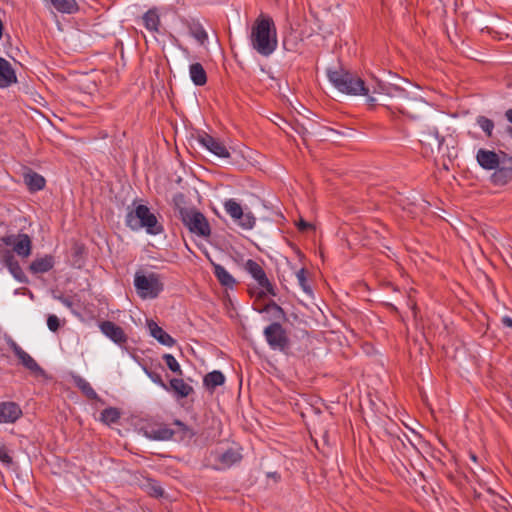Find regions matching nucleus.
<instances>
[{"instance_id":"a19ab883","label":"nucleus","mask_w":512,"mask_h":512,"mask_svg":"<svg viewBox=\"0 0 512 512\" xmlns=\"http://www.w3.org/2000/svg\"><path fill=\"white\" fill-rule=\"evenodd\" d=\"M270 310H275L279 314H283L282 308L280 306H278L275 302H271V303L266 305L265 311H270Z\"/></svg>"},{"instance_id":"39448f33","label":"nucleus","mask_w":512,"mask_h":512,"mask_svg":"<svg viewBox=\"0 0 512 512\" xmlns=\"http://www.w3.org/2000/svg\"><path fill=\"white\" fill-rule=\"evenodd\" d=\"M225 212L233 222L243 230H251L256 224V218L250 210H244L235 199H228L223 204Z\"/></svg>"},{"instance_id":"412c9836","label":"nucleus","mask_w":512,"mask_h":512,"mask_svg":"<svg viewBox=\"0 0 512 512\" xmlns=\"http://www.w3.org/2000/svg\"><path fill=\"white\" fill-rule=\"evenodd\" d=\"M54 266V258L51 255H45L44 257L33 260L29 266L32 273H45L51 270Z\"/></svg>"},{"instance_id":"4468645a","label":"nucleus","mask_w":512,"mask_h":512,"mask_svg":"<svg viewBox=\"0 0 512 512\" xmlns=\"http://www.w3.org/2000/svg\"><path fill=\"white\" fill-rule=\"evenodd\" d=\"M199 143L217 157H230V153L226 146L219 139H216L208 134L200 136Z\"/></svg>"},{"instance_id":"0eeeda50","label":"nucleus","mask_w":512,"mask_h":512,"mask_svg":"<svg viewBox=\"0 0 512 512\" xmlns=\"http://www.w3.org/2000/svg\"><path fill=\"white\" fill-rule=\"evenodd\" d=\"M264 336L272 350L285 352L289 349V338L283 326L274 322L264 329Z\"/></svg>"},{"instance_id":"f704fd0d","label":"nucleus","mask_w":512,"mask_h":512,"mask_svg":"<svg viewBox=\"0 0 512 512\" xmlns=\"http://www.w3.org/2000/svg\"><path fill=\"white\" fill-rule=\"evenodd\" d=\"M296 278H297L298 284L303 289V291L310 292V288L307 284V279H306V270L304 268H302L296 272Z\"/></svg>"},{"instance_id":"e433bc0d","label":"nucleus","mask_w":512,"mask_h":512,"mask_svg":"<svg viewBox=\"0 0 512 512\" xmlns=\"http://www.w3.org/2000/svg\"><path fill=\"white\" fill-rule=\"evenodd\" d=\"M47 326L50 331L56 332L60 327V320L56 315H49L47 317Z\"/></svg>"},{"instance_id":"5701e85b","label":"nucleus","mask_w":512,"mask_h":512,"mask_svg":"<svg viewBox=\"0 0 512 512\" xmlns=\"http://www.w3.org/2000/svg\"><path fill=\"white\" fill-rule=\"evenodd\" d=\"M143 24L147 30L153 33L159 32L160 16L156 9L148 10L142 17Z\"/></svg>"},{"instance_id":"49530a36","label":"nucleus","mask_w":512,"mask_h":512,"mask_svg":"<svg viewBox=\"0 0 512 512\" xmlns=\"http://www.w3.org/2000/svg\"><path fill=\"white\" fill-rule=\"evenodd\" d=\"M470 457H471V459H472L473 461H476V456H475L474 454H471V456H470Z\"/></svg>"},{"instance_id":"f3484780","label":"nucleus","mask_w":512,"mask_h":512,"mask_svg":"<svg viewBox=\"0 0 512 512\" xmlns=\"http://www.w3.org/2000/svg\"><path fill=\"white\" fill-rule=\"evenodd\" d=\"M182 24L188 29L189 34L200 44L204 45L208 40V34L202 24L195 19H181Z\"/></svg>"},{"instance_id":"f8f14e48","label":"nucleus","mask_w":512,"mask_h":512,"mask_svg":"<svg viewBox=\"0 0 512 512\" xmlns=\"http://www.w3.org/2000/svg\"><path fill=\"white\" fill-rule=\"evenodd\" d=\"M242 458L238 447H230L225 451H216L214 461L217 469H227L238 463Z\"/></svg>"},{"instance_id":"dca6fc26","label":"nucleus","mask_w":512,"mask_h":512,"mask_svg":"<svg viewBox=\"0 0 512 512\" xmlns=\"http://www.w3.org/2000/svg\"><path fill=\"white\" fill-rule=\"evenodd\" d=\"M492 182L496 185H505L512 181V160L504 158L503 163L492 174Z\"/></svg>"},{"instance_id":"473e14b6","label":"nucleus","mask_w":512,"mask_h":512,"mask_svg":"<svg viewBox=\"0 0 512 512\" xmlns=\"http://www.w3.org/2000/svg\"><path fill=\"white\" fill-rule=\"evenodd\" d=\"M163 359H164L166 365L168 366V368L172 372L182 375V370H181L180 364L178 363V361L176 360V358L173 355L165 354L163 356Z\"/></svg>"},{"instance_id":"4c0bfd02","label":"nucleus","mask_w":512,"mask_h":512,"mask_svg":"<svg viewBox=\"0 0 512 512\" xmlns=\"http://www.w3.org/2000/svg\"><path fill=\"white\" fill-rule=\"evenodd\" d=\"M405 93V91L397 86H394V85H391V84H387L386 86V91H385V95H388L390 97H395V96H402L403 94Z\"/></svg>"},{"instance_id":"6ab92c4d","label":"nucleus","mask_w":512,"mask_h":512,"mask_svg":"<svg viewBox=\"0 0 512 512\" xmlns=\"http://www.w3.org/2000/svg\"><path fill=\"white\" fill-rule=\"evenodd\" d=\"M17 81V77L11 64L0 57V87L5 88Z\"/></svg>"},{"instance_id":"6e6552de","label":"nucleus","mask_w":512,"mask_h":512,"mask_svg":"<svg viewBox=\"0 0 512 512\" xmlns=\"http://www.w3.org/2000/svg\"><path fill=\"white\" fill-rule=\"evenodd\" d=\"M246 271L255 279L258 285L265 290V293L275 296V288L266 276L263 268L254 260L249 259L245 263Z\"/></svg>"},{"instance_id":"1a4fd4ad","label":"nucleus","mask_w":512,"mask_h":512,"mask_svg":"<svg viewBox=\"0 0 512 512\" xmlns=\"http://www.w3.org/2000/svg\"><path fill=\"white\" fill-rule=\"evenodd\" d=\"M9 348L14 352L20 363L35 375H43V369L38 363L24 351L13 339L7 341Z\"/></svg>"},{"instance_id":"c85d7f7f","label":"nucleus","mask_w":512,"mask_h":512,"mask_svg":"<svg viewBox=\"0 0 512 512\" xmlns=\"http://www.w3.org/2000/svg\"><path fill=\"white\" fill-rule=\"evenodd\" d=\"M143 488L149 495L156 498L163 496L164 493L161 485L156 480L153 479H147L143 484Z\"/></svg>"},{"instance_id":"ea45409f","label":"nucleus","mask_w":512,"mask_h":512,"mask_svg":"<svg viewBox=\"0 0 512 512\" xmlns=\"http://www.w3.org/2000/svg\"><path fill=\"white\" fill-rule=\"evenodd\" d=\"M0 461L4 464H10L12 461L7 450L3 447H0Z\"/></svg>"},{"instance_id":"58836bf2","label":"nucleus","mask_w":512,"mask_h":512,"mask_svg":"<svg viewBox=\"0 0 512 512\" xmlns=\"http://www.w3.org/2000/svg\"><path fill=\"white\" fill-rule=\"evenodd\" d=\"M427 136L433 138V142L428 141V139L425 140L430 146L435 144L438 148L441 147L443 140L440 138L436 129H433Z\"/></svg>"},{"instance_id":"ddd939ff","label":"nucleus","mask_w":512,"mask_h":512,"mask_svg":"<svg viewBox=\"0 0 512 512\" xmlns=\"http://www.w3.org/2000/svg\"><path fill=\"white\" fill-rule=\"evenodd\" d=\"M100 331L117 345L127 342V335L124 330L111 321H103L99 324Z\"/></svg>"},{"instance_id":"cd10ccee","label":"nucleus","mask_w":512,"mask_h":512,"mask_svg":"<svg viewBox=\"0 0 512 512\" xmlns=\"http://www.w3.org/2000/svg\"><path fill=\"white\" fill-rule=\"evenodd\" d=\"M24 182L33 191L41 190L45 186V179L33 172L24 175Z\"/></svg>"},{"instance_id":"bb28decb","label":"nucleus","mask_w":512,"mask_h":512,"mask_svg":"<svg viewBox=\"0 0 512 512\" xmlns=\"http://www.w3.org/2000/svg\"><path fill=\"white\" fill-rule=\"evenodd\" d=\"M53 7L60 13L73 14L78 11L75 0H50Z\"/></svg>"},{"instance_id":"4be33fe9","label":"nucleus","mask_w":512,"mask_h":512,"mask_svg":"<svg viewBox=\"0 0 512 512\" xmlns=\"http://www.w3.org/2000/svg\"><path fill=\"white\" fill-rule=\"evenodd\" d=\"M213 273L222 286L233 288L236 283L234 277L220 264L212 263Z\"/></svg>"},{"instance_id":"c03bdc74","label":"nucleus","mask_w":512,"mask_h":512,"mask_svg":"<svg viewBox=\"0 0 512 512\" xmlns=\"http://www.w3.org/2000/svg\"><path fill=\"white\" fill-rule=\"evenodd\" d=\"M501 322L505 327H512V318L509 316L502 317Z\"/></svg>"},{"instance_id":"c9c22d12","label":"nucleus","mask_w":512,"mask_h":512,"mask_svg":"<svg viewBox=\"0 0 512 512\" xmlns=\"http://www.w3.org/2000/svg\"><path fill=\"white\" fill-rule=\"evenodd\" d=\"M368 86L370 87V93L384 94L386 91L387 84L377 79H374V83Z\"/></svg>"},{"instance_id":"2eb2a0df","label":"nucleus","mask_w":512,"mask_h":512,"mask_svg":"<svg viewBox=\"0 0 512 512\" xmlns=\"http://www.w3.org/2000/svg\"><path fill=\"white\" fill-rule=\"evenodd\" d=\"M22 416L20 406L12 401L0 402V424L16 422Z\"/></svg>"},{"instance_id":"72a5a7b5","label":"nucleus","mask_w":512,"mask_h":512,"mask_svg":"<svg viewBox=\"0 0 512 512\" xmlns=\"http://www.w3.org/2000/svg\"><path fill=\"white\" fill-rule=\"evenodd\" d=\"M144 372L151 379V381H153L155 384L159 385L164 390L169 391L168 385L162 380V377L160 374L150 371L147 368H144Z\"/></svg>"},{"instance_id":"f03ea898","label":"nucleus","mask_w":512,"mask_h":512,"mask_svg":"<svg viewBox=\"0 0 512 512\" xmlns=\"http://www.w3.org/2000/svg\"><path fill=\"white\" fill-rule=\"evenodd\" d=\"M327 76L338 91L348 95L367 96V100L371 103L376 101L374 97L370 96V87L358 75L344 69H329Z\"/></svg>"},{"instance_id":"20e7f679","label":"nucleus","mask_w":512,"mask_h":512,"mask_svg":"<svg viewBox=\"0 0 512 512\" xmlns=\"http://www.w3.org/2000/svg\"><path fill=\"white\" fill-rule=\"evenodd\" d=\"M134 286L138 296L142 299H155L163 290L161 277L156 273L136 272Z\"/></svg>"},{"instance_id":"a878e982","label":"nucleus","mask_w":512,"mask_h":512,"mask_svg":"<svg viewBox=\"0 0 512 512\" xmlns=\"http://www.w3.org/2000/svg\"><path fill=\"white\" fill-rule=\"evenodd\" d=\"M224 382L225 376L222 372L217 370L208 373L203 379L204 386L210 391H213L216 387L223 385Z\"/></svg>"},{"instance_id":"9d476101","label":"nucleus","mask_w":512,"mask_h":512,"mask_svg":"<svg viewBox=\"0 0 512 512\" xmlns=\"http://www.w3.org/2000/svg\"><path fill=\"white\" fill-rule=\"evenodd\" d=\"M506 154L496 153L487 149H479L476 153L477 163L485 170H495L501 163H503Z\"/></svg>"},{"instance_id":"7c9ffc66","label":"nucleus","mask_w":512,"mask_h":512,"mask_svg":"<svg viewBox=\"0 0 512 512\" xmlns=\"http://www.w3.org/2000/svg\"><path fill=\"white\" fill-rule=\"evenodd\" d=\"M76 384L78 388L90 399H94L97 397L95 390L92 388L89 382H87L83 378H78L76 380Z\"/></svg>"},{"instance_id":"393cba45","label":"nucleus","mask_w":512,"mask_h":512,"mask_svg":"<svg viewBox=\"0 0 512 512\" xmlns=\"http://www.w3.org/2000/svg\"><path fill=\"white\" fill-rule=\"evenodd\" d=\"M189 74L192 82L197 86H202L207 82V75L200 63L190 65Z\"/></svg>"},{"instance_id":"423d86ee","label":"nucleus","mask_w":512,"mask_h":512,"mask_svg":"<svg viewBox=\"0 0 512 512\" xmlns=\"http://www.w3.org/2000/svg\"><path fill=\"white\" fill-rule=\"evenodd\" d=\"M180 213L184 225L192 233L201 237H208L210 235V225L202 213L193 209H182Z\"/></svg>"},{"instance_id":"7ed1b4c3","label":"nucleus","mask_w":512,"mask_h":512,"mask_svg":"<svg viewBox=\"0 0 512 512\" xmlns=\"http://www.w3.org/2000/svg\"><path fill=\"white\" fill-rule=\"evenodd\" d=\"M126 224L132 230L144 229L150 235H159L164 231L163 225L149 207L137 205L126 215Z\"/></svg>"},{"instance_id":"2f4dec72","label":"nucleus","mask_w":512,"mask_h":512,"mask_svg":"<svg viewBox=\"0 0 512 512\" xmlns=\"http://www.w3.org/2000/svg\"><path fill=\"white\" fill-rule=\"evenodd\" d=\"M476 122L479 125V127L487 134V136H491L494 128V123L492 120L484 116H479L477 117Z\"/></svg>"},{"instance_id":"a211bd4d","label":"nucleus","mask_w":512,"mask_h":512,"mask_svg":"<svg viewBox=\"0 0 512 512\" xmlns=\"http://www.w3.org/2000/svg\"><path fill=\"white\" fill-rule=\"evenodd\" d=\"M147 328L150 335L160 344L167 347H172L175 344L176 341L153 320L147 321Z\"/></svg>"},{"instance_id":"b1692460","label":"nucleus","mask_w":512,"mask_h":512,"mask_svg":"<svg viewBox=\"0 0 512 512\" xmlns=\"http://www.w3.org/2000/svg\"><path fill=\"white\" fill-rule=\"evenodd\" d=\"M169 390L177 394L180 398H185L193 392V387L185 383L183 379L173 378L169 383Z\"/></svg>"},{"instance_id":"37998d69","label":"nucleus","mask_w":512,"mask_h":512,"mask_svg":"<svg viewBox=\"0 0 512 512\" xmlns=\"http://www.w3.org/2000/svg\"><path fill=\"white\" fill-rule=\"evenodd\" d=\"M298 228L300 231H305L309 228H312V225L304 220H300L298 223Z\"/></svg>"},{"instance_id":"f257e3e1","label":"nucleus","mask_w":512,"mask_h":512,"mask_svg":"<svg viewBox=\"0 0 512 512\" xmlns=\"http://www.w3.org/2000/svg\"><path fill=\"white\" fill-rule=\"evenodd\" d=\"M251 47L260 55L268 57L278 46L277 30L272 18L261 14L254 21L250 32Z\"/></svg>"},{"instance_id":"aec40b11","label":"nucleus","mask_w":512,"mask_h":512,"mask_svg":"<svg viewBox=\"0 0 512 512\" xmlns=\"http://www.w3.org/2000/svg\"><path fill=\"white\" fill-rule=\"evenodd\" d=\"M4 264L7 267V269L9 270V272L12 274V276L17 281H19L21 283L27 282V278H26L24 272L22 271L18 261L15 259V257L10 252H8L4 256Z\"/></svg>"},{"instance_id":"79ce46f5","label":"nucleus","mask_w":512,"mask_h":512,"mask_svg":"<svg viewBox=\"0 0 512 512\" xmlns=\"http://www.w3.org/2000/svg\"><path fill=\"white\" fill-rule=\"evenodd\" d=\"M56 299H58L64 306L68 308H71L73 306V302L69 298L58 296L56 297Z\"/></svg>"},{"instance_id":"c756f323","label":"nucleus","mask_w":512,"mask_h":512,"mask_svg":"<svg viewBox=\"0 0 512 512\" xmlns=\"http://www.w3.org/2000/svg\"><path fill=\"white\" fill-rule=\"evenodd\" d=\"M119 418L120 413L116 408H107L101 413V420L106 424L115 423Z\"/></svg>"},{"instance_id":"a18cd8bd","label":"nucleus","mask_w":512,"mask_h":512,"mask_svg":"<svg viewBox=\"0 0 512 512\" xmlns=\"http://www.w3.org/2000/svg\"><path fill=\"white\" fill-rule=\"evenodd\" d=\"M506 117L512 123V110L506 112ZM507 132L512 136V128H508Z\"/></svg>"},{"instance_id":"9b49d317","label":"nucleus","mask_w":512,"mask_h":512,"mask_svg":"<svg viewBox=\"0 0 512 512\" xmlns=\"http://www.w3.org/2000/svg\"><path fill=\"white\" fill-rule=\"evenodd\" d=\"M4 243L13 246V251L20 257L27 258L31 254L32 242L27 234L10 235L4 238Z\"/></svg>"}]
</instances>
